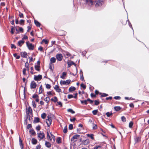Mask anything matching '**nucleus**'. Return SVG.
Returning <instances> with one entry per match:
<instances>
[{"label":"nucleus","instance_id":"obj_58","mask_svg":"<svg viewBox=\"0 0 149 149\" xmlns=\"http://www.w3.org/2000/svg\"><path fill=\"white\" fill-rule=\"evenodd\" d=\"M73 97V96L71 94H69L68 95V99H70Z\"/></svg>","mask_w":149,"mask_h":149},{"label":"nucleus","instance_id":"obj_43","mask_svg":"<svg viewBox=\"0 0 149 149\" xmlns=\"http://www.w3.org/2000/svg\"><path fill=\"white\" fill-rule=\"evenodd\" d=\"M46 116V115L45 113H43L41 114V118L42 119H45V118Z\"/></svg>","mask_w":149,"mask_h":149},{"label":"nucleus","instance_id":"obj_19","mask_svg":"<svg viewBox=\"0 0 149 149\" xmlns=\"http://www.w3.org/2000/svg\"><path fill=\"white\" fill-rule=\"evenodd\" d=\"M56 59L55 57H52L50 59V63H51L52 64L53 63H54L56 62Z\"/></svg>","mask_w":149,"mask_h":149},{"label":"nucleus","instance_id":"obj_39","mask_svg":"<svg viewBox=\"0 0 149 149\" xmlns=\"http://www.w3.org/2000/svg\"><path fill=\"white\" fill-rule=\"evenodd\" d=\"M98 112V110L97 109L93 111L92 112L93 115H96L97 114V112Z\"/></svg>","mask_w":149,"mask_h":149},{"label":"nucleus","instance_id":"obj_56","mask_svg":"<svg viewBox=\"0 0 149 149\" xmlns=\"http://www.w3.org/2000/svg\"><path fill=\"white\" fill-rule=\"evenodd\" d=\"M49 98L47 97L45 98L44 100L46 102L48 103L49 101Z\"/></svg>","mask_w":149,"mask_h":149},{"label":"nucleus","instance_id":"obj_1","mask_svg":"<svg viewBox=\"0 0 149 149\" xmlns=\"http://www.w3.org/2000/svg\"><path fill=\"white\" fill-rule=\"evenodd\" d=\"M103 3V0H96L94 1V5L96 8L101 6Z\"/></svg>","mask_w":149,"mask_h":149},{"label":"nucleus","instance_id":"obj_33","mask_svg":"<svg viewBox=\"0 0 149 149\" xmlns=\"http://www.w3.org/2000/svg\"><path fill=\"white\" fill-rule=\"evenodd\" d=\"M106 114L108 117H109L111 115L113 114V113L112 112L110 113L109 112H108L106 113Z\"/></svg>","mask_w":149,"mask_h":149},{"label":"nucleus","instance_id":"obj_20","mask_svg":"<svg viewBox=\"0 0 149 149\" xmlns=\"http://www.w3.org/2000/svg\"><path fill=\"white\" fill-rule=\"evenodd\" d=\"M34 23L38 27H40V24L37 21L34 20Z\"/></svg>","mask_w":149,"mask_h":149},{"label":"nucleus","instance_id":"obj_3","mask_svg":"<svg viewBox=\"0 0 149 149\" xmlns=\"http://www.w3.org/2000/svg\"><path fill=\"white\" fill-rule=\"evenodd\" d=\"M32 110L31 107L29 106L28 107L27 111H26V116H29V120L30 119V116L29 115V114H32Z\"/></svg>","mask_w":149,"mask_h":149},{"label":"nucleus","instance_id":"obj_28","mask_svg":"<svg viewBox=\"0 0 149 149\" xmlns=\"http://www.w3.org/2000/svg\"><path fill=\"white\" fill-rule=\"evenodd\" d=\"M87 135L88 137H90L91 139L93 140L94 139L93 137L94 135L93 134H87Z\"/></svg>","mask_w":149,"mask_h":149},{"label":"nucleus","instance_id":"obj_31","mask_svg":"<svg viewBox=\"0 0 149 149\" xmlns=\"http://www.w3.org/2000/svg\"><path fill=\"white\" fill-rule=\"evenodd\" d=\"M32 106L33 107V108H36V102H35V101H34L33 100L32 101Z\"/></svg>","mask_w":149,"mask_h":149},{"label":"nucleus","instance_id":"obj_53","mask_svg":"<svg viewBox=\"0 0 149 149\" xmlns=\"http://www.w3.org/2000/svg\"><path fill=\"white\" fill-rule=\"evenodd\" d=\"M127 21H128V24H129V26H130V27L133 30V28L132 27V24H131V23H130V22L129 20L128 19Z\"/></svg>","mask_w":149,"mask_h":149},{"label":"nucleus","instance_id":"obj_25","mask_svg":"<svg viewBox=\"0 0 149 149\" xmlns=\"http://www.w3.org/2000/svg\"><path fill=\"white\" fill-rule=\"evenodd\" d=\"M40 65H35V70L38 71H39L40 70Z\"/></svg>","mask_w":149,"mask_h":149},{"label":"nucleus","instance_id":"obj_59","mask_svg":"<svg viewBox=\"0 0 149 149\" xmlns=\"http://www.w3.org/2000/svg\"><path fill=\"white\" fill-rule=\"evenodd\" d=\"M40 129V125H38L36 127V129L37 131H39Z\"/></svg>","mask_w":149,"mask_h":149},{"label":"nucleus","instance_id":"obj_22","mask_svg":"<svg viewBox=\"0 0 149 149\" xmlns=\"http://www.w3.org/2000/svg\"><path fill=\"white\" fill-rule=\"evenodd\" d=\"M56 142L58 144H59L61 142V138L60 137L57 138L56 140Z\"/></svg>","mask_w":149,"mask_h":149},{"label":"nucleus","instance_id":"obj_37","mask_svg":"<svg viewBox=\"0 0 149 149\" xmlns=\"http://www.w3.org/2000/svg\"><path fill=\"white\" fill-rule=\"evenodd\" d=\"M63 132L64 133H66L67 132V126H65L63 129Z\"/></svg>","mask_w":149,"mask_h":149},{"label":"nucleus","instance_id":"obj_11","mask_svg":"<svg viewBox=\"0 0 149 149\" xmlns=\"http://www.w3.org/2000/svg\"><path fill=\"white\" fill-rule=\"evenodd\" d=\"M45 137V134L44 133H38V137L39 139V140H40L41 139H42L44 137Z\"/></svg>","mask_w":149,"mask_h":149},{"label":"nucleus","instance_id":"obj_57","mask_svg":"<svg viewBox=\"0 0 149 149\" xmlns=\"http://www.w3.org/2000/svg\"><path fill=\"white\" fill-rule=\"evenodd\" d=\"M31 127H32L31 125V124H29L27 125V128L28 129H29L31 128Z\"/></svg>","mask_w":149,"mask_h":149},{"label":"nucleus","instance_id":"obj_47","mask_svg":"<svg viewBox=\"0 0 149 149\" xmlns=\"http://www.w3.org/2000/svg\"><path fill=\"white\" fill-rule=\"evenodd\" d=\"M32 97L33 98H37L38 97H39L38 95L36 94H33L32 96Z\"/></svg>","mask_w":149,"mask_h":149},{"label":"nucleus","instance_id":"obj_9","mask_svg":"<svg viewBox=\"0 0 149 149\" xmlns=\"http://www.w3.org/2000/svg\"><path fill=\"white\" fill-rule=\"evenodd\" d=\"M80 136V135L79 134H76L74 135L72 137L71 139V141L73 142H74L76 141V140L74 141V139H77Z\"/></svg>","mask_w":149,"mask_h":149},{"label":"nucleus","instance_id":"obj_44","mask_svg":"<svg viewBox=\"0 0 149 149\" xmlns=\"http://www.w3.org/2000/svg\"><path fill=\"white\" fill-rule=\"evenodd\" d=\"M47 136L48 138L49 139L50 141H51L52 139L51 137L50 136L49 133L48 132H47Z\"/></svg>","mask_w":149,"mask_h":149},{"label":"nucleus","instance_id":"obj_18","mask_svg":"<svg viewBox=\"0 0 149 149\" xmlns=\"http://www.w3.org/2000/svg\"><path fill=\"white\" fill-rule=\"evenodd\" d=\"M31 143L33 145H36L37 143V140L34 138H33L31 140Z\"/></svg>","mask_w":149,"mask_h":149},{"label":"nucleus","instance_id":"obj_2","mask_svg":"<svg viewBox=\"0 0 149 149\" xmlns=\"http://www.w3.org/2000/svg\"><path fill=\"white\" fill-rule=\"evenodd\" d=\"M85 3L88 6V9H89L90 7L93 5H94V1L92 0H85Z\"/></svg>","mask_w":149,"mask_h":149},{"label":"nucleus","instance_id":"obj_32","mask_svg":"<svg viewBox=\"0 0 149 149\" xmlns=\"http://www.w3.org/2000/svg\"><path fill=\"white\" fill-rule=\"evenodd\" d=\"M29 132L32 135H34L36 134V132L33 129L30 130L29 131Z\"/></svg>","mask_w":149,"mask_h":149},{"label":"nucleus","instance_id":"obj_12","mask_svg":"<svg viewBox=\"0 0 149 149\" xmlns=\"http://www.w3.org/2000/svg\"><path fill=\"white\" fill-rule=\"evenodd\" d=\"M54 89L57 92L60 93L61 92V90L59 88V86L57 85L54 86Z\"/></svg>","mask_w":149,"mask_h":149},{"label":"nucleus","instance_id":"obj_4","mask_svg":"<svg viewBox=\"0 0 149 149\" xmlns=\"http://www.w3.org/2000/svg\"><path fill=\"white\" fill-rule=\"evenodd\" d=\"M26 45L28 49L29 50H33L34 46L32 44L30 43L29 41L26 42Z\"/></svg>","mask_w":149,"mask_h":149},{"label":"nucleus","instance_id":"obj_35","mask_svg":"<svg viewBox=\"0 0 149 149\" xmlns=\"http://www.w3.org/2000/svg\"><path fill=\"white\" fill-rule=\"evenodd\" d=\"M13 56L14 57L16 58V59H19V58L20 56L19 55H17V53H14L13 54Z\"/></svg>","mask_w":149,"mask_h":149},{"label":"nucleus","instance_id":"obj_24","mask_svg":"<svg viewBox=\"0 0 149 149\" xmlns=\"http://www.w3.org/2000/svg\"><path fill=\"white\" fill-rule=\"evenodd\" d=\"M121 109V108L119 106H116L114 107V110L116 111H119Z\"/></svg>","mask_w":149,"mask_h":149},{"label":"nucleus","instance_id":"obj_29","mask_svg":"<svg viewBox=\"0 0 149 149\" xmlns=\"http://www.w3.org/2000/svg\"><path fill=\"white\" fill-rule=\"evenodd\" d=\"M66 72H64L62 73V75L61 76V78L62 79H64L65 78L64 76H66Z\"/></svg>","mask_w":149,"mask_h":149},{"label":"nucleus","instance_id":"obj_50","mask_svg":"<svg viewBox=\"0 0 149 149\" xmlns=\"http://www.w3.org/2000/svg\"><path fill=\"white\" fill-rule=\"evenodd\" d=\"M42 42H45V44H47L48 43V41L47 40L43 39L42 40Z\"/></svg>","mask_w":149,"mask_h":149},{"label":"nucleus","instance_id":"obj_40","mask_svg":"<svg viewBox=\"0 0 149 149\" xmlns=\"http://www.w3.org/2000/svg\"><path fill=\"white\" fill-rule=\"evenodd\" d=\"M25 66L27 68V70L28 71H29V64L28 63V62L27 61L26 62L25 64Z\"/></svg>","mask_w":149,"mask_h":149},{"label":"nucleus","instance_id":"obj_41","mask_svg":"<svg viewBox=\"0 0 149 149\" xmlns=\"http://www.w3.org/2000/svg\"><path fill=\"white\" fill-rule=\"evenodd\" d=\"M67 111L68 112H71L72 114H73L75 113V112L74 111H73L72 109H68Z\"/></svg>","mask_w":149,"mask_h":149},{"label":"nucleus","instance_id":"obj_7","mask_svg":"<svg viewBox=\"0 0 149 149\" xmlns=\"http://www.w3.org/2000/svg\"><path fill=\"white\" fill-rule=\"evenodd\" d=\"M56 58L58 61H61L63 59V56L61 54H58L56 55Z\"/></svg>","mask_w":149,"mask_h":149},{"label":"nucleus","instance_id":"obj_54","mask_svg":"<svg viewBox=\"0 0 149 149\" xmlns=\"http://www.w3.org/2000/svg\"><path fill=\"white\" fill-rule=\"evenodd\" d=\"M50 134L51 136V137L54 141L55 140V136L52 134L51 132L50 133Z\"/></svg>","mask_w":149,"mask_h":149},{"label":"nucleus","instance_id":"obj_46","mask_svg":"<svg viewBox=\"0 0 149 149\" xmlns=\"http://www.w3.org/2000/svg\"><path fill=\"white\" fill-rule=\"evenodd\" d=\"M121 119L122 121L123 122H125L126 121V118L124 116H123L121 117Z\"/></svg>","mask_w":149,"mask_h":149},{"label":"nucleus","instance_id":"obj_15","mask_svg":"<svg viewBox=\"0 0 149 149\" xmlns=\"http://www.w3.org/2000/svg\"><path fill=\"white\" fill-rule=\"evenodd\" d=\"M19 145L21 149H23L24 148V146L22 143V140L20 137H19Z\"/></svg>","mask_w":149,"mask_h":149},{"label":"nucleus","instance_id":"obj_10","mask_svg":"<svg viewBox=\"0 0 149 149\" xmlns=\"http://www.w3.org/2000/svg\"><path fill=\"white\" fill-rule=\"evenodd\" d=\"M42 78V76L41 75L39 74L38 76H34V79L35 81H40Z\"/></svg>","mask_w":149,"mask_h":149},{"label":"nucleus","instance_id":"obj_21","mask_svg":"<svg viewBox=\"0 0 149 149\" xmlns=\"http://www.w3.org/2000/svg\"><path fill=\"white\" fill-rule=\"evenodd\" d=\"M28 118L29 119V116H26V118L24 121V124L25 125H26L27 124V120Z\"/></svg>","mask_w":149,"mask_h":149},{"label":"nucleus","instance_id":"obj_61","mask_svg":"<svg viewBox=\"0 0 149 149\" xmlns=\"http://www.w3.org/2000/svg\"><path fill=\"white\" fill-rule=\"evenodd\" d=\"M19 16L20 18H22L24 17V15L23 13H21L20 12H19Z\"/></svg>","mask_w":149,"mask_h":149},{"label":"nucleus","instance_id":"obj_26","mask_svg":"<svg viewBox=\"0 0 149 149\" xmlns=\"http://www.w3.org/2000/svg\"><path fill=\"white\" fill-rule=\"evenodd\" d=\"M99 94L100 95H101V97H106L108 96V94H106L104 93H99Z\"/></svg>","mask_w":149,"mask_h":149},{"label":"nucleus","instance_id":"obj_60","mask_svg":"<svg viewBox=\"0 0 149 149\" xmlns=\"http://www.w3.org/2000/svg\"><path fill=\"white\" fill-rule=\"evenodd\" d=\"M24 20L23 19H21L20 21L19 24H24Z\"/></svg>","mask_w":149,"mask_h":149},{"label":"nucleus","instance_id":"obj_48","mask_svg":"<svg viewBox=\"0 0 149 149\" xmlns=\"http://www.w3.org/2000/svg\"><path fill=\"white\" fill-rule=\"evenodd\" d=\"M95 102V105H97L100 104V102L99 101L97 100H95L94 101Z\"/></svg>","mask_w":149,"mask_h":149},{"label":"nucleus","instance_id":"obj_13","mask_svg":"<svg viewBox=\"0 0 149 149\" xmlns=\"http://www.w3.org/2000/svg\"><path fill=\"white\" fill-rule=\"evenodd\" d=\"M68 67H70L72 65H73L75 67L76 66V64L72 61H70L68 62Z\"/></svg>","mask_w":149,"mask_h":149},{"label":"nucleus","instance_id":"obj_63","mask_svg":"<svg viewBox=\"0 0 149 149\" xmlns=\"http://www.w3.org/2000/svg\"><path fill=\"white\" fill-rule=\"evenodd\" d=\"M11 48L12 49L14 48V49H15L16 47L14 44H11Z\"/></svg>","mask_w":149,"mask_h":149},{"label":"nucleus","instance_id":"obj_30","mask_svg":"<svg viewBox=\"0 0 149 149\" xmlns=\"http://www.w3.org/2000/svg\"><path fill=\"white\" fill-rule=\"evenodd\" d=\"M34 121L36 123H38L40 121V119L38 117H35L34 119Z\"/></svg>","mask_w":149,"mask_h":149},{"label":"nucleus","instance_id":"obj_42","mask_svg":"<svg viewBox=\"0 0 149 149\" xmlns=\"http://www.w3.org/2000/svg\"><path fill=\"white\" fill-rule=\"evenodd\" d=\"M133 122L132 121H130L129 123V126L130 128H131L132 127L133 125Z\"/></svg>","mask_w":149,"mask_h":149},{"label":"nucleus","instance_id":"obj_6","mask_svg":"<svg viewBox=\"0 0 149 149\" xmlns=\"http://www.w3.org/2000/svg\"><path fill=\"white\" fill-rule=\"evenodd\" d=\"M71 81L70 80H67L66 81L61 80L60 82V84L61 85H66L69 84Z\"/></svg>","mask_w":149,"mask_h":149},{"label":"nucleus","instance_id":"obj_51","mask_svg":"<svg viewBox=\"0 0 149 149\" xmlns=\"http://www.w3.org/2000/svg\"><path fill=\"white\" fill-rule=\"evenodd\" d=\"M114 99L115 100H120L121 98L119 96H116L113 97Z\"/></svg>","mask_w":149,"mask_h":149},{"label":"nucleus","instance_id":"obj_36","mask_svg":"<svg viewBox=\"0 0 149 149\" xmlns=\"http://www.w3.org/2000/svg\"><path fill=\"white\" fill-rule=\"evenodd\" d=\"M42 85L40 86L39 88V93L41 94L42 93Z\"/></svg>","mask_w":149,"mask_h":149},{"label":"nucleus","instance_id":"obj_62","mask_svg":"<svg viewBox=\"0 0 149 149\" xmlns=\"http://www.w3.org/2000/svg\"><path fill=\"white\" fill-rule=\"evenodd\" d=\"M38 50L42 52L43 50V47L42 46H40L38 48Z\"/></svg>","mask_w":149,"mask_h":149},{"label":"nucleus","instance_id":"obj_55","mask_svg":"<svg viewBox=\"0 0 149 149\" xmlns=\"http://www.w3.org/2000/svg\"><path fill=\"white\" fill-rule=\"evenodd\" d=\"M51 86L48 84H46V87L47 89H49L51 88Z\"/></svg>","mask_w":149,"mask_h":149},{"label":"nucleus","instance_id":"obj_34","mask_svg":"<svg viewBox=\"0 0 149 149\" xmlns=\"http://www.w3.org/2000/svg\"><path fill=\"white\" fill-rule=\"evenodd\" d=\"M92 124H93V130H96L97 129V125L96 124H95L93 123Z\"/></svg>","mask_w":149,"mask_h":149},{"label":"nucleus","instance_id":"obj_27","mask_svg":"<svg viewBox=\"0 0 149 149\" xmlns=\"http://www.w3.org/2000/svg\"><path fill=\"white\" fill-rule=\"evenodd\" d=\"M83 142L84 145H87L89 143V141L88 139H86V140H83Z\"/></svg>","mask_w":149,"mask_h":149},{"label":"nucleus","instance_id":"obj_52","mask_svg":"<svg viewBox=\"0 0 149 149\" xmlns=\"http://www.w3.org/2000/svg\"><path fill=\"white\" fill-rule=\"evenodd\" d=\"M26 69L25 68H24L23 69V74L24 75H25L26 74Z\"/></svg>","mask_w":149,"mask_h":149},{"label":"nucleus","instance_id":"obj_8","mask_svg":"<svg viewBox=\"0 0 149 149\" xmlns=\"http://www.w3.org/2000/svg\"><path fill=\"white\" fill-rule=\"evenodd\" d=\"M37 86L36 83L33 81L31 82L30 85V88L31 89L35 88Z\"/></svg>","mask_w":149,"mask_h":149},{"label":"nucleus","instance_id":"obj_45","mask_svg":"<svg viewBox=\"0 0 149 149\" xmlns=\"http://www.w3.org/2000/svg\"><path fill=\"white\" fill-rule=\"evenodd\" d=\"M68 128L70 130H72L73 128V125L72 124H70L69 125Z\"/></svg>","mask_w":149,"mask_h":149},{"label":"nucleus","instance_id":"obj_14","mask_svg":"<svg viewBox=\"0 0 149 149\" xmlns=\"http://www.w3.org/2000/svg\"><path fill=\"white\" fill-rule=\"evenodd\" d=\"M21 55L22 57L25 58H26L27 56V53L25 52H21Z\"/></svg>","mask_w":149,"mask_h":149},{"label":"nucleus","instance_id":"obj_49","mask_svg":"<svg viewBox=\"0 0 149 149\" xmlns=\"http://www.w3.org/2000/svg\"><path fill=\"white\" fill-rule=\"evenodd\" d=\"M81 87L83 88L84 89H85L86 88V86L84 85V84H81Z\"/></svg>","mask_w":149,"mask_h":149},{"label":"nucleus","instance_id":"obj_64","mask_svg":"<svg viewBox=\"0 0 149 149\" xmlns=\"http://www.w3.org/2000/svg\"><path fill=\"white\" fill-rule=\"evenodd\" d=\"M101 148V146H96L94 147L93 149H98L99 148Z\"/></svg>","mask_w":149,"mask_h":149},{"label":"nucleus","instance_id":"obj_23","mask_svg":"<svg viewBox=\"0 0 149 149\" xmlns=\"http://www.w3.org/2000/svg\"><path fill=\"white\" fill-rule=\"evenodd\" d=\"M75 90V88L74 86H71L69 88V91L70 92H72Z\"/></svg>","mask_w":149,"mask_h":149},{"label":"nucleus","instance_id":"obj_16","mask_svg":"<svg viewBox=\"0 0 149 149\" xmlns=\"http://www.w3.org/2000/svg\"><path fill=\"white\" fill-rule=\"evenodd\" d=\"M24 41L23 40H20L17 43V45L18 46L21 47L22 45L24 43Z\"/></svg>","mask_w":149,"mask_h":149},{"label":"nucleus","instance_id":"obj_5","mask_svg":"<svg viewBox=\"0 0 149 149\" xmlns=\"http://www.w3.org/2000/svg\"><path fill=\"white\" fill-rule=\"evenodd\" d=\"M47 118H48L46 119V122L47 124V126L48 127H49L52 123V120L50 117L48 116Z\"/></svg>","mask_w":149,"mask_h":149},{"label":"nucleus","instance_id":"obj_17","mask_svg":"<svg viewBox=\"0 0 149 149\" xmlns=\"http://www.w3.org/2000/svg\"><path fill=\"white\" fill-rule=\"evenodd\" d=\"M45 145L47 148H49L51 146V144L49 142L46 141Z\"/></svg>","mask_w":149,"mask_h":149},{"label":"nucleus","instance_id":"obj_38","mask_svg":"<svg viewBox=\"0 0 149 149\" xmlns=\"http://www.w3.org/2000/svg\"><path fill=\"white\" fill-rule=\"evenodd\" d=\"M54 99H53L52 98L51 99V100L53 102H56L57 101V97L55 96L54 97Z\"/></svg>","mask_w":149,"mask_h":149}]
</instances>
